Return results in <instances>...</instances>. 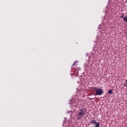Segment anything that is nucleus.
<instances>
[{
	"label": "nucleus",
	"mask_w": 127,
	"mask_h": 127,
	"mask_svg": "<svg viewBox=\"0 0 127 127\" xmlns=\"http://www.w3.org/2000/svg\"><path fill=\"white\" fill-rule=\"evenodd\" d=\"M94 90H96L95 94L97 96H101V95H103V93H104V91L101 88L97 89V88H95Z\"/></svg>",
	"instance_id": "nucleus-1"
},
{
	"label": "nucleus",
	"mask_w": 127,
	"mask_h": 127,
	"mask_svg": "<svg viewBox=\"0 0 127 127\" xmlns=\"http://www.w3.org/2000/svg\"><path fill=\"white\" fill-rule=\"evenodd\" d=\"M84 116H85V113L83 112H79L76 116L77 121L81 120V118H82V117H84Z\"/></svg>",
	"instance_id": "nucleus-2"
},
{
	"label": "nucleus",
	"mask_w": 127,
	"mask_h": 127,
	"mask_svg": "<svg viewBox=\"0 0 127 127\" xmlns=\"http://www.w3.org/2000/svg\"><path fill=\"white\" fill-rule=\"evenodd\" d=\"M77 106V105L76 104V103L73 102L72 103L71 105V108H75V107H76Z\"/></svg>",
	"instance_id": "nucleus-3"
},
{
	"label": "nucleus",
	"mask_w": 127,
	"mask_h": 127,
	"mask_svg": "<svg viewBox=\"0 0 127 127\" xmlns=\"http://www.w3.org/2000/svg\"><path fill=\"white\" fill-rule=\"evenodd\" d=\"M79 112H86V109H84L83 108H79L78 109Z\"/></svg>",
	"instance_id": "nucleus-4"
},
{
	"label": "nucleus",
	"mask_w": 127,
	"mask_h": 127,
	"mask_svg": "<svg viewBox=\"0 0 127 127\" xmlns=\"http://www.w3.org/2000/svg\"><path fill=\"white\" fill-rule=\"evenodd\" d=\"M113 89H110L108 91V94H113Z\"/></svg>",
	"instance_id": "nucleus-5"
},
{
	"label": "nucleus",
	"mask_w": 127,
	"mask_h": 127,
	"mask_svg": "<svg viewBox=\"0 0 127 127\" xmlns=\"http://www.w3.org/2000/svg\"><path fill=\"white\" fill-rule=\"evenodd\" d=\"M123 20L124 22H127V16H126L125 18H123Z\"/></svg>",
	"instance_id": "nucleus-6"
},
{
	"label": "nucleus",
	"mask_w": 127,
	"mask_h": 127,
	"mask_svg": "<svg viewBox=\"0 0 127 127\" xmlns=\"http://www.w3.org/2000/svg\"><path fill=\"white\" fill-rule=\"evenodd\" d=\"M125 17V14L122 13V15L120 16V18H124Z\"/></svg>",
	"instance_id": "nucleus-7"
},
{
	"label": "nucleus",
	"mask_w": 127,
	"mask_h": 127,
	"mask_svg": "<svg viewBox=\"0 0 127 127\" xmlns=\"http://www.w3.org/2000/svg\"><path fill=\"white\" fill-rule=\"evenodd\" d=\"M75 64L74 63V64L72 65V66L74 65H75Z\"/></svg>",
	"instance_id": "nucleus-8"
}]
</instances>
